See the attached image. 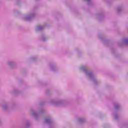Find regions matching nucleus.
<instances>
[{
  "instance_id": "9b49d317",
  "label": "nucleus",
  "mask_w": 128,
  "mask_h": 128,
  "mask_svg": "<svg viewBox=\"0 0 128 128\" xmlns=\"http://www.w3.org/2000/svg\"><path fill=\"white\" fill-rule=\"evenodd\" d=\"M114 106L116 110H118L120 108V104H115Z\"/></svg>"
},
{
  "instance_id": "9d476101",
  "label": "nucleus",
  "mask_w": 128,
  "mask_h": 128,
  "mask_svg": "<svg viewBox=\"0 0 128 128\" xmlns=\"http://www.w3.org/2000/svg\"><path fill=\"white\" fill-rule=\"evenodd\" d=\"M2 108H3L4 110H8V104H3Z\"/></svg>"
},
{
  "instance_id": "a211bd4d",
  "label": "nucleus",
  "mask_w": 128,
  "mask_h": 128,
  "mask_svg": "<svg viewBox=\"0 0 128 128\" xmlns=\"http://www.w3.org/2000/svg\"><path fill=\"white\" fill-rule=\"evenodd\" d=\"M33 60H34V58H33Z\"/></svg>"
},
{
  "instance_id": "f03ea898",
  "label": "nucleus",
  "mask_w": 128,
  "mask_h": 128,
  "mask_svg": "<svg viewBox=\"0 0 128 128\" xmlns=\"http://www.w3.org/2000/svg\"><path fill=\"white\" fill-rule=\"evenodd\" d=\"M34 16H36V14L34 12H31L27 15L24 16L23 18L26 20H32Z\"/></svg>"
},
{
  "instance_id": "4468645a",
  "label": "nucleus",
  "mask_w": 128,
  "mask_h": 128,
  "mask_svg": "<svg viewBox=\"0 0 128 128\" xmlns=\"http://www.w3.org/2000/svg\"><path fill=\"white\" fill-rule=\"evenodd\" d=\"M42 40L43 42H46V40H47V38L46 36H42Z\"/></svg>"
},
{
  "instance_id": "20e7f679",
  "label": "nucleus",
  "mask_w": 128,
  "mask_h": 128,
  "mask_svg": "<svg viewBox=\"0 0 128 128\" xmlns=\"http://www.w3.org/2000/svg\"><path fill=\"white\" fill-rule=\"evenodd\" d=\"M45 124L49 125L52 124V121L50 116H48L45 119Z\"/></svg>"
},
{
  "instance_id": "f3484780",
  "label": "nucleus",
  "mask_w": 128,
  "mask_h": 128,
  "mask_svg": "<svg viewBox=\"0 0 128 128\" xmlns=\"http://www.w3.org/2000/svg\"><path fill=\"white\" fill-rule=\"evenodd\" d=\"M87 2H88V4H90V2L92 1V0H86Z\"/></svg>"
},
{
  "instance_id": "f8f14e48",
  "label": "nucleus",
  "mask_w": 128,
  "mask_h": 128,
  "mask_svg": "<svg viewBox=\"0 0 128 128\" xmlns=\"http://www.w3.org/2000/svg\"><path fill=\"white\" fill-rule=\"evenodd\" d=\"M50 68L51 70H54V68H56V67L54 65H50Z\"/></svg>"
},
{
  "instance_id": "1a4fd4ad",
  "label": "nucleus",
  "mask_w": 128,
  "mask_h": 128,
  "mask_svg": "<svg viewBox=\"0 0 128 128\" xmlns=\"http://www.w3.org/2000/svg\"><path fill=\"white\" fill-rule=\"evenodd\" d=\"M122 43L124 44H128V38H124L122 41Z\"/></svg>"
},
{
  "instance_id": "423d86ee",
  "label": "nucleus",
  "mask_w": 128,
  "mask_h": 128,
  "mask_svg": "<svg viewBox=\"0 0 128 128\" xmlns=\"http://www.w3.org/2000/svg\"><path fill=\"white\" fill-rule=\"evenodd\" d=\"M44 28V26H39L36 27V31L40 32V30H42Z\"/></svg>"
},
{
  "instance_id": "dca6fc26",
  "label": "nucleus",
  "mask_w": 128,
  "mask_h": 128,
  "mask_svg": "<svg viewBox=\"0 0 128 128\" xmlns=\"http://www.w3.org/2000/svg\"><path fill=\"white\" fill-rule=\"evenodd\" d=\"M117 10H118V12H120V10H122V8H117Z\"/></svg>"
},
{
  "instance_id": "f257e3e1",
  "label": "nucleus",
  "mask_w": 128,
  "mask_h": 128,
  "mask_svg": "<svg viewBox=\"0 0 128 128\" xmlns=\"http://www.w3.org/2000/svg\"><path fill=\"white\" fill-rule=\"evenodd\" d=\"M80 70L82 72H84L86 75V76L87 78H88L92 82L95 84H96L98 81L96 80V76L94 74V72L92 71H90L88 70V67L86 66H82L80 68Z\"/></svg>"
},
{
  "instance_id": "39448f33",
  "label": "nucleus",
  "mask_w": 128,
  "mask_h": 128,
  "mask_svg": "<svg viewBox=\"0 0 128 128\" xmlns=\"http://www.w3.org/2000/svg\"><path fill=\"white\" fill-rule=\"evenodd\" d=\"M7 64L10 68H14V66L16 64V62L14 61H9L8 62Z\"/></svg>"
},
{
  "instance_id": "2eb2a0df",
  "label": "nucleus",
  "mask_w": 128,
  "mask_h": 128,
  "mask_svg": "<svg viewBox=\"0 0 128 128\" xmlns=\"http://www.w3.org/2000/svg\"><path fill=\"white\" fill-rule=\"evenodd\" d=\"M114 118L116 120H118V114H114Z\"/></svg>"
},
{
  "instance_id": "0eeeda50",
  "label": "nucleus",
  "mask_w": 128,
  "mask_h": 128,
  "mask_svg": "<svg viewBox=\"0 0 128 128\" xmlns=\"http://www.w3.org/2000/svg\"><path fill=\"white\" fill-rule=\"evenodd\" d=\"M51 104H54L55 106H58V104H60V102H58V101H56L55 100H52L51 101Z\"/></svg>"
},
{
  "instance_id": "6e6552de",
  "label": "nucleus",
  "mask_w": 128,
  "mask_h": 128,
  "mask_svg": "<svg viewBox=\"0 0 128 128\" xmlns=\"http://www.w3.org/2000/svg\"><path fill=\"white\" fill-rule=\"evenodd\" d=\"M84 122H86V120L84 118H79L78 119V122H79V124H84Z\"/></svg>"
},
{
  "instance_id": "ddd939ff",
  "label": "nucleus",
  "mask_w": 128,
  "mask_h": 128,
  "mask_svg": "<svg viewBox=\"0 0 128 128\" xmlns=\"http://www.w3.org/2000/svg\"><path fill=\"white\" fill-rule=\"evenodd\" d=\"M25 124H26V128H28V126H30V122H26Z\"/></svg>"
},
{
  "instance_id": "7ed1b4c3",
  "label": "nucleus",
  "mask_w": 128,
  "mask_h": 128,
  "mask_svg": "<svg viewBox=\"0 0 128 128\" xmlns=\"http://www.w3.org/2000/svg\"><path fill=\"white\" fill-rule=\"evenodd\" d=\"M42 110H41L40 112H38V113H36V111H34V110H31V114L32 116H34V118H36L38 116H40V114L42 113Z\"/></svg>"
}]
</instances>
